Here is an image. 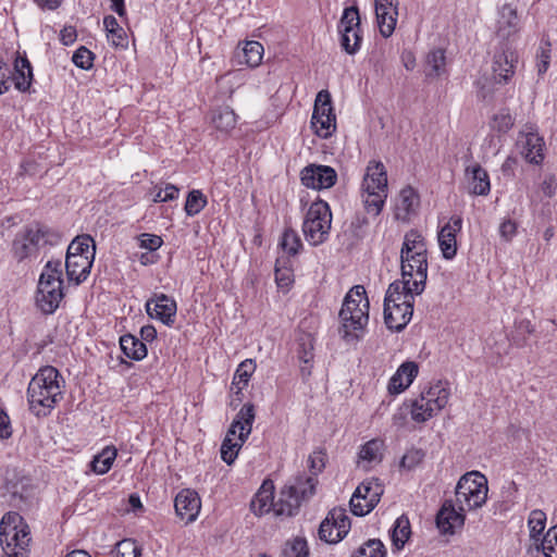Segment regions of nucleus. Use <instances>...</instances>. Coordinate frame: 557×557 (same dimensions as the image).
<instances>
[{"instance_id": "nucleus-8", "label": "nucleus", "mask_w": 557, "mask_h": 557, "mask_svg": "<svg viewBox=\"0 0 557 557\" xmlns=\"http://www.w3.org/2000/svg\"><path fill=\"white\" fill-rule=\"evenodd\" d=\"M61 240V234L46 225L35 223L25 228L13 242L14 256L23 260L47 245L53 246Z\"/></svg>"}, {"instance_id": "nucleus-62", "label": "nucleus", "mask_w": 557, "mask_h": 557, "mask_svg": "<svg viewBox=\"0 0 557 557\" xmlns=\"http://www.w3.org/2000/svg\"><path fill=\"white\" fill-rule=\"evenodd\" d=\"M517 233V223L510 219L504 220L499 226L500 236L509 242Z\"/></svg>"}, {"instance_id": "nucleus-2", "label": "nucleus", "mask_w": 557, "mask_h": 557, "mask_svg": "<svg viewBox=\"0 0 557 557\" xmlns=\"http://www.w3.org/2000/svg\"><path fill=\"white\" fill-rule=\"evenodd\" d=\"M64 380L52 366L41 367L27 387V403L36 417H47L63 397Z\"/></svg>"}, {"instance_id": "nucleus-15", "label": "nucleus", "mask_w": 557, "mask_h": 557, "mask_svg": "<svg viewBox=\"0 0 557 557\" xmlns=\"http://www.w3.org/2000/svg\"><path fill=\"white\" fill-rule=\"evenodd\" d=\"M384 492L377 479L362 482L350 498V509L355 516L369 513L380 502Z\"/></svg>"}, {"instance_id": "nucleus-27", "label": "nucleus", "mask_w": 557, "mask_h": 557, "mask_svg": "<svg viewBox=\"0 0 557 557\" xmlns=\"http://www.w3.org/2000/svg\"><path fill=\"white\" fill-rule=\"evenodd\" d=\"M92 256H71L66 255L65 270L69 281L74 282L76 285L86 281L90 274V270L94 263Z\"/></svg>"}, {"instance_id": "nucleus-47", "label": "nucleus", "mask_w": 557, "mask_h": 557, "mask_svg": "<svg viewBox=\"0 0 557 557\" xmlns=\"http://www.w3.org/2000/svg\"><path fill=\"white\" fill-rule=\"evenodd\" d=\"M537 550H542L545 557H557V524L550 528L539 544Z\"/></svg>"}, {"instance_id": "nucleus-14", "label": "nucleus", "mask_w": 557, "mask_h": 557, "mask_svg": "<svg viewBox=\"0 0 557 557\" xmlns=\"http://www.w3.org/2000/svg\"><path fill=\"white\" fill-rule=\"evenodd\" d=\"M341 46L348 54H355L361 45L360 16L357 7L346 8L338 24Z\"/></svg>"}, {"instance_id": "nucleus-16", "label": "nucleus", "mask_w": 557, "mask_h": 557, "mask_svg": "<svg viewBox=\"0 0 557 557\" xmlns=\"http://www.w3.org/2000/svg\"><path fill=\"white\" fill-rule=\"evenodd\" d=\"M350 520L344 508L332 509L319 528L320 540L329 543H338L348 533Z\"/></svg>"}, {"instance_id": "nucleus-9", "label": "nucleus", "mask_w": 557, "mask_h": 557, "mask_svg": "<svg viewBox=\"0 0 557 557\" xmlns=\"http://www.w3.org/2000/svg\"><path fill=\"white\" fill-rule=\"evenodd\" d=\"M487 479L479 471L463 474L456 486V502L461 511L482 507L487 498Z\"/></svg>"}, {"instance_id": "nucleus-19", "label": "nucleus", "mask_w": 557, "mask_h": 557, "mask_svg": "<svg viewBox=\"0 0 557 557\" xmlns=\"http://www.w3.org/2000/svg\"><path fill=\"white\" fill-rule=\"evenodd\" d=\"M544 139L532 127L529 131L520 132L518 147L521 156L529 163L541 164L544 160Z\"/></svg>"}, {"instance_id": "nucleus-3", "label": "nucleus", "mask_w": 557, "mask_h": 557, "mask_svg": "<svg viewBox=\"0 0 557 557\" xmlns=\"http://www.w3.org/2000/svg\"><path fill=\"white\" fill-rule=\"evenodd\" d=\"M339 333L347 343L358 342L369 321V299L363 286H354L346 295L339 311Z\"/></svg>"}, {"instance_id": "nucleus-40", "label": "nucleus", "mask_w": 557, "mask_h": 557, "mask_svg": "<svg viewBox=\"0 0 557 557\" xmlns=\"http://www.w3.org/2000/svg\"><path fill=\"white\" fill-rule=\"evenodd\" d=\"M117 450L114 446L104 447L98 455H96L90 463L91 469L97 474H106L112 467Z\"/></svg>"}, {"instance_id": "nucleus-39", "label": "nucleus", "mask_w": 557, "mask_h": 557, "mask_svg": "<svg viewBox=\"0 0 557 557\" xmlns=\"http://www.w3.org/2000/svg\"><path fill=\"white\" fill-rule=\"evenodd\" d=\"M384 442L380 438H373L367 442L359 451V460L362 463H379L383 458Z\"/></svg>"}, {"instance_id": "nucleus-56", "label": "nucleus", "mask_w": 557, "mask_h": 557, "mask_svg": "<svg viewBox=\"0 0 557 557\" xmlns=\"http://www.w3.org/2000/svg\"><path fill=\"white\" fill-rule=\"evenodd\" d=\"M550 63V49L548 45L541 46L536 53V70L540 76L544 75Z\"/></svg>"}, {"instance_id": "nucleus-31", "label": "nucleus", "mask_w": 557, "mask_h": 557, "mask_svg": "<svg viewBox=\"0 0 557 557\" xmlns=\"http://www.w3.org/2000/svg\"><path fill=\"white\" fill-rule=\"evenodd\" d=\"M420 396L428 403L435 413L440 412L448 403L450 391L447 382L437 381Z\"/></svg>"}, {"instance_id": "nucleus-60", "label": "nucleus", "mask_w": 557, "mask_h": 557, "mask_svg": "<svg viewBox=\"0 0 557 557\" xmlns=\"http://www.w3.org/2000/svg\"><path fill=\"white\" fill-rule=\"evenodd\" d=\"M178 188L172 184H166L164 188H160L153 197V202H168L174 200L178 196Z\"/></svg>"}, {"instance_id": "nucleus-17", "label": "nucleus", "mask_w": 557, "mask_h": 557, "mask_svg": "<svg viewBox=\"0 0 557 557\" xmlns=\"http://www.w3.org/2000/svg\"><path fill=\"white\" fill-rule=\"evenodd\" d=\"M518 63V53L509 45L502 42L493 57V73L498 83H507L515 74Z\"/></svg>"}, {"instance_id": "nucleus-35", "label": "nucleus", "mask_w": 557, "mask_h": 557, "mask_svg": "<svg viewBox=\"0 0 557 557\" xmlns=\"http://www.w3.org/2000/svg\"><path fill=\"white\" fill-rule=\"evenodd\" d=\"M419 203V197L414 189L410 186L403 188L396 202V216L406 219Z\"/></svg>"}, {"instance_id": "nucleus-37", "label": "nucleus", "mask_w": 557, "mask_h": 557, "mask_svg": "<svg viewBox=\"0 0 557 557\" xmlns=\"http://www.w3.org/2000/svg\"><path fill=\"white\" fill-rule=\"evenodd\" d=\"M211 122L215 129L227 134L235 127L237 116L233 109L223 107L212 112Z\"/></svg>"}, {"instance_id": "nucleus-43", "label": "nucleus", "mask_w": 557, "mask_h": 557, "mask_svg": "<svg viewBox=\"0 0 557 557\" xmlns=\"http://www.w3.org/2000/svg\"><path fill=\"white\" fill-rule=\"evenodd\" d=\"M546 519V513L541 509H534L529 515L528 527L530 531V539L535 542V545L541 542L540 536L545 530Z\"/></svg>"}, {"instance_id": "nucleus-22", "label": "nucleus", "mask_w": 557, "mask_h": 557, "mask_svg": "<svg viewBox=\"0 0 557 557\" xmlns=\"http://www.w3.org/2000/svg\"><path fill=\"white\" fill-rule=\"evenodd\" d=\"M174 507L176 515L186 523L196 520L200 508L201 502L197 492L185 488L182 490L175 497Z\"/></svg>"}, {"instance_id": "nucleus-44", "label": "nucleus", "mask_w": 557, "mask_h": 557, "mask_svg": "<svg viewBox=\"0 0 557 557\" xmlns=\"http://www.w3.org/2000/svg\"><path fill=\"white\" fill-rule=\"evenodd\" d=\"M66 255L95 257V244L90 236H77L67 247Z\"/></svg>"}, {"instance_id": "nucleus-1", "label": "nucleus", "mask_w": 557, "mask_h": 557, "mask_svg": "<svg viewBox=\"0 0 557 557\" xmlns=\"http://www.w3.org/2000/svg\"><path fill=\"white\" fill-rule=\"evenodd\" d=\"M429 251L424 236L417 230L408 231L400 249V272L406 284L416 293H423L428 280Z\"/></svg>"}, {"instance_id": "nucleus-29", "label": "nucleus", "mask_w": 557, "mask_h": 557, "mask_svg": "<svg viewBox=\"0 0 557 557\" xmlns=\"http://www.w3.org/2000/svg\"><path fill=\"white\" fill-rule=\"evenodd\" d=\"M413 286L406 284V280H396L389 284L384 302L395 305H412L414 306V297L422 293H416L412 290Z\"/></svg>"}, {"instance_id": "nucleus-18", "label": "nucleus", "mask_w": 557, "mask_h": 557, "mask_svg": "<svg viewBox=\"0 0 557 557\" xmlns=\"http://www.w3.org/2000/svg\"><path fill=\"white\" fill-rule=\"evenodd\" d=\"M300 181L308 188L326 189L336 184L337 173L329 165L309 164L301 170Z\"/></svg>"}, {"instance_id": "nucleus-63", "label": "nucleus", "mask_w": 557, "mask_h": 557, "mask_svg": "<svg viewBox=\"0 0 557 557\" xmlns=\"http://www.w3.org/2000/svg\"><path fill=\"white\" fill-rule=\"evenodd\" d=\"M12 435L10 418L3 409H0V438L7 440Z\"/></svg>"}, {"instance_id": "nucleus-21", "label": "nucleus", "mask_w": 557, "mask_h": 557, "mask_svg": "<svg viewBox=\"0 0 557 557\" xmlns=\"http://www.w3.org/2000/svg\"><path fill=\"white\" fill-rule=\"evenodd\" d=\"M375 14L381 35L389 37L397 23L398 0H375Z\"/></svg>"}, {"instance_id": "nucleus-20", "label": "nucleus", "mask_w": 557, "mask_h": 557, "mask_svg": "<svg viewBox=\"0 0 557 557\" xmlns=\"http://www.w3.org/2000/svg\"><path fill=\"white\" fill-rule=\"evenodd\" d=\"M462 218L453 215L438 232V245L445 259L450 260L457 252L456 236L461 231Z\"/></svg>"}, {"instance_id": "nucleus-24", "label": "nucleus", "mask_w": 557, "mask_h": 557, "mask_svg": "<svg viewBox=\"0 0 557 557\" xmlns=\"http://www.w3.org/2000/svg\"><path fill=\"white\" fill-rule=\"evenodd\" d=\"M520 30V20L516 8L511 4H504L499 10L496 35L507 42Z\"/></svg>"}, {"instance_id": "nucleus-51", "label": "nucleus", "mask_w": 557, "mask_h": 557, "mask_svg": "<svg viewBox=\"0 0 557 557\" xmlns=\"http://www.w3.org/2000/svg\"><path fill=\"white\" fill-rule=\"evenodd\" d=\"M72 61L77 67L89 70L94 64V53L82 46L74 52Z\"/></svg>"}, {"instance_id": "nucleus-30", "label": "nucleus", "mask_w": 557, "mask_h": 557, "mask_svg": "<svg viewBox=\"0 0 557 557\" xmlns=\"http://www.w3.org/2000/svg\"><path fill=\"white\" fill-rule=\"evenodd\" d=\"M274 484L271 480H265L255 494L250 503V509L256 516L274 511Z\"/></svg>"}, {"instance_id": "nucleus-64", "label": "nucleus", "mask_w": 557, "mask_h": 557, "mask_svg": "<svg viewBox=\"0 0 557 557\" xmlns=\"http://www.w3.org/2000/svg\"><path fill=\"white\" fill-rule=\"evenodd\" d=\"M77 38V33L73 26H64L60 32V40L64 46L72 45Z\"/></svg>"}, {"instance_id": "nucleus-41", "label": "nucleus", "mask_w": 557, "mask_h": 557, "mask_svg": "<svg viewBox=\"0 0 557 557\" xmlns=\"http://www.w3.org/2000/svg\"><path fill=\"white\" fill-rule=\"evenodd\" d=\"M404 405L409 409L411 419L417 423H423L436 414L421 396Z\"/></svg>"}, {"instance_id": "nucleus-54", "label": "nucleus", "mask_w": 557, "mask_h": 557, "mask_svg": "<svg viewBox=\"0 0 557 557\" xmlns=\"http://www.w3.org/2000/svg\"><path fill=\"white\" fill-rule=\"evenodd\" d=\"M516 327L517 331L522 335V338L513 337L512 341L517 346L523 347L527 345V337L534 333V325L531 323L530 320L522 319L519 322H517Z\"/></svg>"}, {"instance_id": "nucleus-7", "label": "nucleus", "mask_w": 557, "mask_h": 557, "mask_svg": "<svg viewBox=\"0 0 557 557\" xmlns=\"http://www.w3.org/2000/svg\"><path fill=\"white\" fill-rule=\"evenodd\" d=\"M255 406L245 404L233 420L225 438L221 445V458L231 466L252 430L255 421Z\"/></svg>"}, {"instance_id": "nucleus-13", "label": "nucleus", "mask_w": 557, "mask_h": 557, "mask_svg": "<svg viewBox=\"0 0 557 557\" xmlns=\"http://www.w3.org/2000/svg\"><path fill=\"white\" fill-rule=\"evenodd\" d=\"M311 126L321 138H329L336 129V115L327 90H321L317 95Z\"/></svg>"}, {"instance_id": "nucleus-45", "label": "nucleus", "mask_w": 557, "mask_h": 557, "mask_svg": "<svg viewBox=\"0 0 557 557\" xmlns=\"http://www.w3.org/2000/svg\"><path fill=\"white\" fill-rule=\"evenodd\" d=\"M314 338L309 333H301L297 337V354L300 361L309 363L313 359Z\"/></svg>"}, {"instance_id": "nucleus-58", "label": "nucleus", "mask_w": 557, "mask_h": 557, "mask_svg": "<svg viewBox=\"0 0 557 557\" xmlns=\"http://www.w3.org/2000/svg\"><path fill=\"white\" fill-rule=\"evenodd\" d=\"M138 243L140 248L148 249L149 251H154L161 247L163 244L162 238L159 235L154 234H141L138 236Z\"/></svg>"}, {"instance_id": "nucleus-55", "label": "nucleus", "mask_w": 557, "mask_h": 557, "mask_svg": "<svg viewBox=\"0 0 557 557\" xmlns=\"http://www.w3.org/2000/svg\"><path fill=\"white\" fill-rule=\"evenodd\" d=\"M424 459V453L421 449H410L401 458L400 466L408 470L416 468Z\"/></svg>"}, {"instance_id": "nucleus-28", "label": "nucleus", "mask_w": 557, "mask_h": 557, "mask_svg": "<svg viewBox=\"0 0 557 557\" xmlns=\"http://www.w3.org/2000/svg\"><path fill=\"white\" fill-rule=\"evenodd\" d=\"M419 367L413 361L404 362L391 377L388 382V392L391 394H399L407 389L417 377Z\"/></svg>"}, {"instance_id": "nucleus-5", "label": "nucleus", "mask_w": 557, "mask_h": 557, "mask_svg": "<svg viewBox=\"0 0 557 557\" xmlns=\"http://www.w3.org/2000/svg\"><path fill=\"white\" fill-rule=\"evenodd\" d=\"M62 280V262L48 261L39 277L36 305L45 314L53 313L64 297Z\"/></svg>"}, {"instance_id": "nucleus-57", "label": "nucleus", "mask_w": 557, "mask_h": 557, "mask_svg": "<svg viewBox=\"0 0 557 557\" xmlns=\"http://www.w3.org/2000/svg\"><path fill=\"white\" fill-rule=\"evenodd\" d=\"M107 38L114 48L126 49L128 47V37L123 27L107 33Z\"/></svg>"}, {"instance_id": "nucleus-34", "label": "nucleus", "mask_w": 557, "mask_h": 557, "mask_svg": "<svg viewBox=\"0 0 557 557\" xmlns=\"http://www.w3.org/2000/svg\"><path fill=\"white\" fill-rule=\"evenodd\" d=\"M263 46L259 41L250 40L244 44L240 51L237 52L240 64H246L250 67H257L261 64L263 58Z\"/></svg>"}, {"instance_id": "nucleus-33", "label": "nucleus", "mask_w": 557, "mask_h": 557, "mask_svg": "<svg viewBox=\"0 0 557 557\" xmlns=\"http://www.w3.org/2000/svg\"><path fill=\"white\" fill-rule=\"evenodd\" d=\"M470 180V191L473 195H487L491 189L490 177L487 172L480 165L467 169Z\"/></svg>"}, {"instance_id": "nucleus-25", "label": "nucleus", "mask_w": 557, "mask_h": 557, "mask_svg": "<svg viewBox=\"0 0 557 557\" xmlns=\"http://www.w3.org/2000/svg\"><path fill=\"white\" fill-rule=\"evenodd\" d=\"M465 511L457 510L451 500H446L442 505L436 516L437 528L443 533L453 534L456 529H459L465 523Z\"/></svg>"}, {"instance_id": "nucleus-4", "label": "nucleus", "mask_w": 557, "mask_h": 557, "mask_svg": "<svg viewBox=\"0 0 557 557\" xmlns=\"http://www.w3.org/2000/svg\"><path fill=\"white\" fill-rule=\"evenodd\" d=\"M388 195L387 172L381 161L371 160L363 175L361 184V198L366 211L377 216Z\"/></svg>"}, {"instance_id": "nucleus-59", "label": "nucleus", "mask_w": 557, "mask_h": 557, "mask_svg": "<svg viewBox=\"0 0 557 557\" xmlns=\"http://www.w3.org/2000/svg\"><path fill=\"white\" fill-rule=\"evenodd\" d=\"M309 468L312 472V478L317 480V474L320 473L325 466V454L322 450H315L309 456Z\"/></svg>"}, {"instance_id": "nucleus-48", "label": "nucleus", "mask_w": 557, "mask_h": 557, "mask_svg": "<svg viewBox=\"0 0 557 557\" xmlns=\"http://www.w3.org/2000/svg\"><path fill=\"white\" fill-rule=\"evenodd\" d=\"M207 197L197 189L191 190L185 202V212L189 216L198 214L207 206Z\"/></svg>"}, {"instance_id": "nucleus-26", "label": "nucleus", "mask_w": 557, "mask_h": 557, "mask_svg": "<svg viewBox=\"0 0 557 557\" xmlns=\"http://www.w3.org/2000/svg\"><path fill=\"white\" fill-rule=\"evenodd\" d=\"M413 313L412 305H395L384 302V321L386 326L399 332L410 322Z\"/></svg>"}, {"instance_id": "nucleus-23", "label": "nucleus", "mask_w": 557, "mask_h": 557, "mask_svg": "<svg viewBox=\"0 0 557 557\" xmlns=\"http://www.w3.org/2000/svg\"><path fill=\"white\" fill-rule=\"evenodd\" d=\"M146 310L151 318L158 319L166 325H171L174 322L177 307L174 299L161 294L156 296L154 299L147 301Z\"/></svg>"}, {"instance_id": "nucleus-6", "label": "nucleus", "mask_w": 557, "mask_h": 557, "mask_svg": "<svg viewBox=\"0 0 557 557\" xmlns=\"http://www.w3.org/2000/svg\"><path fill=\"white\" fill-rule=\"evenodd\" d=\"M32 541L29 527L17 512L5 513L0 522V543L4 555L27 557Z\"/></svg>"}, {"instance_id": "nucleus-32", "label": "nucleus", "mask_w": 557, "mask_h": 557, "mask_svg": "<svg viewBox=\"0 0 557 557\" xmlns=\"http://www.w3.org/2000/svg\"><path fill=\"white\" fill-rule=\"evenodd\" d=\"M445 51L441 48L431 50L424 61V74L429 78L441 77L446 74Z\"/></svg>"}, {"instance_id": "nucleus-61", "label": "nucleus", "mask_w": 557, "mask_h": 557, "mask_svg": "<svg viewBox=\"0 0 557 557\" xmlns=\"http://www.w3.org/2000/svg\"><path fill=\"white\" fill-rule=\"evenodd\" d=\"M290 553L294 557H308L309 549L305 539L296 537L289 545Z\"/></svg>"}, {"instance_id": "nucleus-42", "label": "nucleus", "mask_w": 557, "mask_h": 557, "mask_svg": "<svg viewBox=\"0 0 557 557\" xmlns=\"http://www.w3.org/2000/svg\"><path fill=\"white\" fill-rule=\"evenodd\" d=\"M411 534L410 523L407 517L400 516L396 519L394 528L392 530V542L393 545L400 549L404 547L406 542L409 540Z\"/></svg>"}, {"instance_id": "nucleus-12", "label": "nucleus", "mask_w": 557, "mask_h": 557, "mask_svg": "<svg viewBox=\"0 0 557 557\" xmlns=\"http://www.w3.org/2000/svg\"><path fill=\"white\" fill-rule=\"evenodd\" d=\"M33 77V67L25 54L16 53L13 69L0 59V95L9 91L12 83L18 91H29Z\"/></svg>"}, {"instance_id": "nucleus-11", "label": "nucleus", "mask_w": 557, "mask_h": 557, "mask_svg": "<svg viewBox=\"0 0 557 557\" xmlns=\"http://www.w3.org/2000/svg\"><path fill=\"white\" fill-rule=\"evenodd\" d=\"M332 212L327 202L319 199L309 207L302 223V232L306 240L318 246L324 243L330 234Z\"/></svg>"}, {"instance_id": "nucleus-46", "label": "nucleus", "mask_w": 557, "mask_h": 557, "mask_svg": "<svg viewBox=\"0 0 557 557\" xmlns=\"http://www.w3.org/2000/svg\"><path fill=\"white\" fill-rule=\"evenodd\" d=\"M280 246L289 256H295L302 248L300 237L293 228H286L282 235Z\"/></svg>"}, {"instance_id": "nucleus-49", "label": "nucleus", "mask_w": 557, "mask_h": 557, "mask_svg": "<svg viewBox=\"0 0 557 557\" xmlns=\"http://www.w3.org/2000/svg\"><path fill=\"white\" fill-rule=\"evenodd\" d=\"M386 550L380 540H369L355 553V557H385Z\"/></svg>"}, {"instance_id": "nucleus-36", "label": "nucleus", "mask_w": 557, "mask_h": 557, "mask_svg": "<svg viewBox=\"0 0 557 557\" xmlns=\"http://www.w3.org/2000/svg\"><path fill=\"white\" fill-rule=\"evenodd\" d=\"M255 370L256 363L252 359H246L240 362L234 374L231 391L234 394L239 395L243 388L247 386Z\"/></svg>"}, {"instance_id": "nucleus-10", "label": "nucleus", "mask_w": 557, "mask_h": 557, "mask_svg": "<svg viewBox=\"0 0 557 557\" xmlns=\"http://www.w3.org/2000/svg\"><path fill=\"white\" fill-rule=\"evenodd\" d=\"M317 482L318 480L312 476H297L293 484L282 488L280 497L274 505V513L286 517L296 515L301 500L314 493Z\"/></svg>"}, {"instance_id": "nucleus-38", "label": "nucleus", "mask_w": 557, "mask_h": 557, "mask_svg": "<svg viewBox=\"0 0 557 557\" xmlns=\"http://www.w3.org/2000/svg\"><path fill=\"white\" fill-rule=\"evenodd\" d=\"M120 346L122 351L128 358L141 360L147 356L146 345L131 334H125L121 336Z\"/></svg>"}, {"instance_id": "nucleus-53", "label": "nucleus", "mask_w": 557, "mask_h": 557, "mask_svg": "<svg viewBox=\"0 0 557 557\" xmlns=\"http://www.w3.org/2000/svg\"><path fill=\"white\" fill-rule=\"evenodd\" d=\"M513 126V117L506 110L500 111L493 117L492 127L499 133H507Z\"/></svg>"}, {"instance_id": "nucleus-50", "label": "nucleus", "mask_w": 557, "mask_h": 557, "mask_svg": "<svg viewBox=\"0 0 557 557\" xmlns=\"http://www.w3.org/2000/svg\"><path fill=\"white\" fill-rule=\"evenodd\" d=\"M115 557H140L141 548L135 540L124 539L115 545Z\"/></svg>"}, {"instance_id": "nucleus-52", "label": "nucleus", "mask_w": 557, "mask_h": 557, "mask_svg": "<svg viewBox=\"0 0 557 557\" xmlns=\"http://www.w3.org/2000/svg\"><path fill=\"white\" fill-rule=\"evenodd\" d=\"M281 260L276 261L275 281L278 287L288 288L294 282V275L289 268L281 267Z\"/></svg>"}]
</instances>
